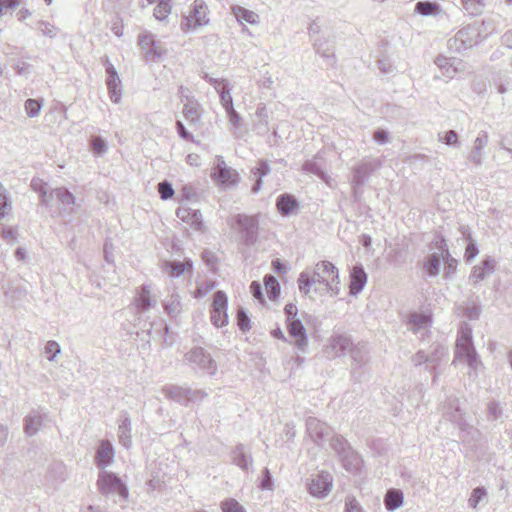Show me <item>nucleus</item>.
<instances>
[{
    "label": "nucleus",
    "mask_w": 512,
    "mask_h": 512,
    "mask_svg": "<svg viewBox=\"0 0 512 512\" xmlns=\"http://www.w3.org/2000/svg\"><path fill=\"white\" fill-rule=\"evenodd\" d=\"M298 287L304 295H309L314 287L315 293L336 296L340 292L338 269L329 261H320L313 270L306 269L300 273Z\"/></svg>",
    "instance_id": "1"
},
{
    "label": "nucleus",
    "mask_w": 512,
    "mask_h": 512,
    "mask_svg": "<svg viewBox=\"0 0 512 512\" xmlns=\"http://www.w3.org/2000/svg\"><path fill=\"white\" fill-rule=\"evenodd\" d=\"M456 361L465 362L471 371L475 373L482 367V362L479 359V356L475 350L472 339V329L471 327L464 323L459 331V336L456 342L455 349V359L453 363Z\"/></svg>",
    "instance_id": "2"
},
{
    "label": "nucleus",
    "mask_w": 512,
    "mask_h": 512,
    "mask_svg": "<svg viewBox=\"0 0 512 512\" xmlns=\"http://www.w3.org/2000/svg\"><path fill=\"white\" fill-rule=\"evenodd\" d=\"M163 395L184 406H188L190 403L202 402L208 393L202 389H192L188 386L180 385H166L162 388Z\"/></svg>",
    "instance_id": "3"
},
{
    "label": "nucleus",
    "mask_w": 512,
    "mask_h": 512,
    "mask_svg": "<svg viewBox=\"0 0 512 512\" xmlns=\"http://www.w3.org/2000/svg\"><path fill=\"white\" fill-rule=\"evenodd\" d=\"M97 486L103 495H117L122 501L128 498L126 484L112 472L101 471L98 475Z\"/></svg>",
    "instance_id": "4"
},
{
    "label": "nucleus",
    "mask_w": 512,
    "mask_h": 512,
    "mask_svg": "<svg viewBox=\"0 0 512 512\" xmlns=\"http://www.w3.org/2000/svg\"><path fill=\"white\" fill-rule=\"evenodd\" d=\"M31 186L35 191H38L40 193L41 202L46 206H50L53 200H57L63 206V210H65L66 207L75 204V196L64 187H58L55 189L47 190L45 188L46 184H38L34 180H32Z\"/></svg>",
    "instance_id": "5"
},
{
    "label": "nucleus",
    "mask_w": 512,
    "mask_h": 512,
    "mask_svg": "<svg viewBox=\"0 0 512 512\" xmlns=\"http://www.w3.org/2000/svg\"><path fill=\"white\" fill-rule=\"evenodd\" d=\"M230 224L238 231L247 246L256 243L258 237V219L256 216L237 214L231 219Z\"/></svg>",
    "instance_id": "6"
},
{
    "label": "nucleus",
    "mask_w": 512,
    "mask_h": 512,
    "mask_svg": "<svg viewBox=\"0 0 512 512\" xmlns=\"http://www.w3.org/2000/svg\"><path fill=\"white\" fill-rule=\"evenodd\" d=\"M208 7L203 0H195L191 5V10L187 16L183 17L181 28L188 32L205 26L209 22Z\"/></svg>",
    "instance_id": "7"
},
{
    "label": "nucleus",
    "mask_w": 512,
    "mask_h": 512,
    "mask_svg": "<svg viewBox=\"0 0 512 512\" xmlns=\"http://www.w3.org/2000/svg\"><path fill=\"white\" fill-rule=\"evenodd\" d=\"M480 33L474 25L461 28L453 38L449 39L448 46L451 50L462 52L472 48L479 42Z\"/></svg>",
    "instance_id": "8"
},
{
    "label": "nucleus",
    "mask_w": 512,
    "mask_h": 512,
    "mask_svg": "<svg viewBox=\"0 0 512 512\" xmlns=\"http://www.w3.org/2000/svg\"><path fill=\"white\" fill-rule=\"evenodd\" d=\"M184 360L193 368L202 370L209 375H214L217 372L216 362L212 359L211 355L201 347H194L189 350L185 354Z\"/></svg>",
    "instance_id": "9"
},
{
    "label": "nucleus",
    "mask_w": 512,
    "mask_h": 512,
    "mask_svg": "<svg viewBox=\"0 0 512 512\" xmlns=\"http://www.w3.org/2000/svg\"><path fill=\"white\" fill-rule=\"evenodd\" d=\"M227 305V295L221 290L215 292L210 317L215 327H224L228 324Z\"/></svg>",
    "instance_id": "10"
},
{
    "label": "nucleus",
    "mask_w": 512,
    "mask_h": 512,
    "mask_svg": "<svg viewBox=\"0 0 512 512\" xmlns=\"http://www.w3.org/2000/svg\"><path fill=\"white\" fill-rule=\"evenodd\" d=\"M211 177L215 182L225 187L234 186L240 180L238 172L228 167L221 156L217 157V164L213 168Z\"/></svg>",
    "instance_id": "11"
},
{
    "label": "nucleus",
    "mask_w": 512,
    "mask_h": 512,
    "mask_svg": "<svg viewBox=\"0 0 512 512\" xmlns=\"http://www.w3.org/2000/svg\"><path fill=\"white\" fill-rule=\"evenodd\" d=\"M333 477L329 472L321 471L311 475L307 484L309 493L316 498L326 497L332 488Z\"/></svg>",
    "instance_id": "12"
},
{
    "label": "nucleus",
    "mask_w": 512,
    "mask_h": 512,
    "mask_svg": "<svg viewBox=\"0 0 512 512\" xmlns=\"http://www.w3.org/2000/svg\"><path fill=\"white\" fill-rule=\"evenodd\" d=\"M382 166V161L378 158L367 157L353 169L352 185L354 188L360 187L365 180L375 170Z\"/></svg>",
    "instance_id": "13"
},
{
    "label": "nucleus",
    "mask_w": 512,
    "mask_h": 512,
    "mask_svg": "<svg viewBox=\"0 0 512 512\" xmlns=\"http://www.w3.org/2000/svg\"><path fill=\"white\" fill-rule=\"evenodd\" d=\"M440 410L444 418L457 424V426L462 430L466 428L467 424L464 419L463 411L460 408L458 398L448 397L441 405Z\"/></svg>",
    "instance_id": "14"
},
{
    "label": "nucleus",
    "mask_w": 512,
    "mask_h": 512,
    "mask_svg": "<svg viewBox=\"0 0 512 512\" xmlns=\"http://www.w3.org/2000/svg\"><path fill=\"white\" fill-rule=\"evenodd\" d=\"M432 347L433 350L428 352V365L426 366V370L434 374L433 384H435L441 374L439 367L442 362L446 361L448 356V349L439 343L433 345Z\"/></svg>",
    "instance_id": "15"
},
{
    "label": "nucleus",
    "mask_w": 512,
    "mask_h": 512,
    "mask_svg": "<svg viewBox=\"0 0 512 512\" xmlns=\"http://www.w3.org/2000/svg\"><path fill=\"white\" fill-rule=\"evenodd\" d=\"M106 85L109 92L110 100L114 103H119L122 98L121 80L115 67L106 59Z\"/></svg>",
    "instance_id": "16"
},
{
    "label": "nucleus",
    "mask_w": 512,
    "mask_h": 512,
    "mask_svg": "<svg viewBox=\"0 0 512 512\" xmlns=\"http://www.w3.org/2000/svg\"><path fill=\"white\" fill-rule=\"evenodd\" d=\"M306 430L309 437L317 444L324 442L331 434V428L315 417L307 418Z\"/></svg>",
    "instance_id": "17"
},
{
    "label": "nucleus",
    "mask_w": 512,
    "mask_h": 512,
    "mask_svg": "<svg viewBox=\"0 0 512 512\" xmlns=\"http://www.w3.org/2000/svg\"><path fill=\"white\" fill-rule=\"evenodd\" d=\"M353 346L352 340L347 335H335L329 340L326 347V354L328 357H338L345 355L351 350Z\"/></svg>",
    "instance_id": "18"
},
{
    "label": "nucleus",
    "mask_w": 512,
    "mask_h": 512,
    "mask_svg": "<svg viewBox=\"0 0 512 512\" xmlns=\"http://www.w3.org/2000/svg\"><path fill=\"white\" fill-rule=\"evenodd\" d=\"M290 337L295 339L296 348L304 352L308 345L306 329L299 319H293L286 322Z\"/></svg>",
    "instance_id": "19"
},
{
    "label": "nucleus",
    "mask_w": 512,
    "mask_h": 512,
    "mask_svg": "<svg viewBox=\"0 0 512 512\" xmlns=\"http://www.w3.org/2000/svg\"><path fill=\"white\" fill-rule=\"evenodd\" d=\"M230 456L232 463L243 471H247L253 466L254 461L250 449L244 444L236 445L232 449Z\"/></svg>",
    "instance_id": "20"
},
{
    "label": "nucleus",
    "mask_w": 512,
    "mask_h": 512,
    "mask_svg": "<svg viewBox=\"0 0 512 512\" xmlns=\"http://www.w3.org/2000/svg\"><path fill=\"white\" fill-rule=\"evenodd\" d=\"M407 324L409 330L415 334H419L421 338H424L429 332L431 319L426 314L414 312L410 314Z\"/></svg>",
    "instance_id": "21"
},
{
    "label": "nucleus",
    "mask_w": 512,
    "mask_h": 512,
    "mask_svg": "<svg viewBox=\"0 0 512 512\" xmlns=\"http://www.w3.org/2000/svg\"><path fill=\"white\" fill-rule=\"evenodd\" d=\"M489 141L488 133L481 131L473 142L471 151L469 152L467 159L474 165H481L484 159V148L487 146Z\"/></svg>",
    "instance_id": "22"
},
{
    "label": "nucleus",
    "mask_w": 512,
    "mask_h": 512,
    "mask_svg": "<svg viewBox=\"0 0 512 512\" xmlns=\"http://www.w3.org/2000/svg\"><path fill=\"white\" fill-rule=\"evenodd\" d=\"M114 456L115 451L111 442L109 440H101L95 456L97 467L104 471L113 462Z\"/></svg>",
    "instance_id": "23"
},
{
    "label": "nucleus",
    "mask_w": 512,
    "mask_h": 512,
    "mask_svg": "<svg viewBox=\"0 0 512 512\" xmlns=\"http://www.w3.org/2000/svg\"><path fill=\"white\" fill-rule=\"evenodd\" d=\"M48 419L45 413L40 410L31 411L24 419V432L27 436L37 434Z\"/></svg>",
    "instance_id": "24"
},
{
    "label": "nucleus",
    "mask_w": 512,
    "mask_h": 512,
    "mask_svg": "<svg viewBox=\"0 0 512 512\" xmlns=\"http://www.w3.org/2000/svg\"><path fill=\"white\" fill-rule=\"evenodd\" d=\"M435 64L441 71V77L450 80L453 79L460 70L459 65L461 62L456 58H447L440 55L435 59ZM435 78H440V76L436 75Z\"/></svg>",
    "instance_id": "25"
},
{
    "label": "nucleus",
    "mask_w": 512,
    "mask_h": 512,
    "mask_svg": "<svg viewBox=\"0 0 512 512\" xmlns=\"http://www.w3.org/2000/svg\"><path fill=\"white\" fill-rule=\"evenodd\" d=\"M496 261L487 256L480 265H476L472 269V273L469 279L477 284L478 282L484 280L487 276L491 275L495 271Z\"/></svg>",
    "instance_id": "26"
},
{
    "label": "nucleus",
    "mask_w": 512,
    "mask_h": 512,
    "mask_svg": "<svg viewBox=\"0 0 512 512\" xmlns=\"http://www.w3.org/2000/svg\"><path fill=\"white\" fill-rule=\"evenodd\" d=\"M176 216L196 230H201L203 227L202 214L197 209H191L189 207L180 206L176 210Z\"/></svg>",
    "instance_id": "27"
},
{
    "label": "nucleus",
    "mask_w": 512,
    "mask_h": 512,
    "mask_svg": "<svg viewBox=\"0 0 512 512\" xmlns=\"http://www.w3.org/2000/svg\"><path fill=\"white\" fill-rule=\"evenodd\" d=\"M182 113L189 125H196L202 116V108L197 100L187 97Z\"/></svg>",
    "instance_id": "28"
},
{
    "label": "nucleus",
    "mask_w": 512,
    "mask_h": 512,
    "mask_svg": "<svg viewBox=\"0 0 512 512\" xmlns=\"http://www.w3.org/2000/svg\"><path fill=\"white\" fill-rule=\"evenodd\" d=\"M343 468L353 474L360 471L362 466V459L360 455L352 448L339 457Z\"/></svg>",
    "instance_id": "29"
},
{
    "label": "nucleus",
    "mask_w": 512,
    "mask_h": 512,
    "mask_svg": "<svg viewBox=\"0 0 512 512\" xmlns=\"http://www.w3.org/2000/svg\"><path fill=\"white\" fill-rule=\"evenodd\" d=\"M118 439L119 443L125 448H130L132 445L131 436V421L127 414L121 416L118 425Z\"/></svg>",
    "instance_id": "30"
},
{
    "label": "nucleus",
    "mask_w": 512,
    "mask_h": 512,
    "mask_svg": "<svg viewBox=\"0 0 512 512\" xmlns=\"http://www.w3.org/2000/svg\"><path fill=\"white\" fill-rule=\"evenodd\" d=\"M155 303L156 301L151 299V292L149 287L142 286L138 296L135 298L136 312L138 314H142L148 311L153 305H155Z\"/></svg>",
    "instance_id": "31"
},
{
    "label": "nucleus",
    "mask_w": 512,
    "mask_h": 512,
    "mask_svg": "<svg viewBox=\"0 0 512 512\" xmlns=\"http://www.w3.org/2000/svg\"><path fill=\"white\" fill-rule=\"evenodd\" d=\"M350 293L357 295L367 282V275L362 267H354L351 272Z\"/></svg>",
    "instance_id": "32"
},
{
    "label": "nucleus",
    "mask_w": 512,
    "mask_h": 512,
    "mask_svg": "<svg viewBox=\"0 0 512 512\" xmlns=\"http://www.w3.org/2000/svg\"><path fill=\"white\" fill-rule=\"evenodd\" d=\"M276 206L281 215L288 216L298 207V201L290 194H281L277 198Z\"/></svg>",
    "instance_id": "33"
},
{
    "label": "nucleus",
    "mask_w": 512,
    "mask_h": 512,
    "mask_svg": "<svg viewBox=\"0 0 512 512\" xmlns=\"http://www.w3.org/2000/svg\"><path fill=\"white\" fill-rule=\"evenodd\" d=\"M193 268V263L190 259H185L183 262L167 261L164 264V269L173 277H179L184 272H189Z\"/></svg>",
    "instance_id": "34"
},
{
    "label": "nucleus",
    "mask_w": 512,
    "mask_h": 512,
    "mask_svg": "<svg viewBox=\"0 0 512 512\" xmlns=\"http://www.w3.org/2000/svg\"><path fill=\"white\" fill-rule=\"evenodd\" d=\"M254 128L259 134L268 132L269 114L264 104H259L255 112Z\"/></svg>",
    "instance_id": "35"
},
{
    "label": "nucleus",
    "mask_w": 512,
    "mask_h": 512,
    "mask_svg": "<svg viewBox=\"0 0 512 512\" xmlns=\"http://www.w3.org/2000/svg\"><path fill=\"white\" fill-rule=\"evenodd\" d=\"M303 170L307 173L318 176L325 183H329L330 176L326 173L324 165L317 159H311L305 161L303 164Z\"/></svg>",
    "instance_id": "36"
},
{
    "label": "nucleus",
    "mask_w": 512,
    "mask_h": 512,
    "mask_svg": "<svg viewBox=\"0 0 512 512\" xmlns=\"http://www.w3.org/2000/svg\"><path fill=\"white\" fill-rule=\"evenodd\" d=\"M163 306L169 316L176 317L182 311L181 297L173 292L164 300Z\"/></svg>",
    "instance_id": "37"
},
{
    "label": "nucleus",
    "mask_w": 512,
    "mask_h": 512,
    "mask_svg": "<svg viewBox=\"0 0 512 512\" xmlns=\"http://www.w3.org/2000/svg\"><path fill=\"white\" fill-rule=\"evenodd\" d=\"M270 171V165L265 160H261L258 164V167L251 169V173L256 177L255 184L252 187V192L257 193L258 191H260L262 185V178L268 175Z\"/></svg>",
    "instance_id": "38"
},
{
    "label": "nucleus",
    "mask_w": 512,
    "mask_h": 512,
    "mask_svg": "<svg viewBox=\"0 0 512 512\" xmlns=\"http://www.w3.org/2000/svg\"><path fill=\"white\" fill-rule=\"evenodd\" d=\"M415 12L422 16H437L442 12V9L435 2L419 1L415 5Z\"/></svg>",
    "instance_id": "39"
},
{
    "label": "nucleus",
    "mask_w": 512,
    "mask_h": 512,
    "mask_svg": "<svg viewBox=\"0 0 512 512\" xmlns=\"http://www.w3.org/2000/svg\"><path fill=\"white\" fill-rule=\"evenodd\" d=\"M384 503L388 511L396 510L403 504V493L400 490H389L385 496Z\"/></svg>",
    "instance_id": "40"
},
{
    "label": "nucleus",
    "mask_w": 512,
    "mask_h": 512,
    "mask_svg": "<svg viewBox=\"0 0 512 512\" xmlns=\"http://www.w3.org/2000/svg\"><path fill=\"white\" fill-rule=\"evenodd\" d=\"M440 266V256L437 253L429 255L423 263L425 272L431 277H435L439 274Z\"/></svg>",
    "instance_id": "41"
},
{
    "label": "nucleus",
    "mask_w": 512,
    "mask_h": 512,
    "mask_svg": "<svg viewBox=\"0 0 512 512\" xmlns=\"http://www.w3.org/2000/svg\"><path fill=\"white\" fill-rule=\"evenodd\" d=\"M233 14L238 21H245L249 24H256L259 20L258 14L241 6L233 8Z\"/></svg>",
    "instance_id": "42"
},
{
    "label": "nucleus",
    "mask_w": 512,
    "mask_h": 512,
    "mask_svg": "<svg viewBox=\"0 0 512 512\" xmlns=\"http://www.w3.org/2000/svg\"><path fill=\"white\" fill-rule=\"evenodd\" d=\"M461 3L465 11L473 16L480 15L486 6L485 0H461Z\"/></svg>",
    "instance_id": "43"
},
{
    "label": "nucleus",
    "mask_w": 512,
    "mask_h": 512,
    "mask_svg": "<svg viewBox=\"0 0 512 512\" xmlns=\"http://www.w3.org/2000/svg\"><path fill=\"white\" fill-rule=\"evenodd\" d=\"M12 210L11 200L5 187L0 183V221Z\"/></svg>",
    "instance_id": "44"
},
{
    "label": "nucleus",
    "mask_w": 512,
    "mask_h": 512,
    "mask_svg": "<svg viewBox=\"0 0 512 512\" xmlns=\"http://www.w3.org/2000/svg\"><path fill=\"white\" fill-rule=\"evenodd\" d=\"M331 447L337 453L338 457L351 449V446L347 440L340 435H335L332 437Z\"/></svg>",
    "instance_id": "45"
},
{
    "label": "nucleus",
    "mask_w": 512,
    "mask_h": 512,
    "mask_svg": "<svg viewBox=\"0 0 512 512\" xmlns=\"http://www.w3.org/2000/svg\"><path fill=\"white\" fill-rule=\"evenodd\" d=\"M265 290L271 300H274L279 294V283L276 278L272 275H266L264 277Z\"/></svg>",
    "instance_id": "46"
},
{
    "label": "nucleus",
    "mask_w": 512,
    "mask_h": 512,
    "mask_svg": "<svg viewBox=\"0 0 512 512\" xmlns=\"http://www.w3.org/2000/svg\"><path fill=\"white\" fill-rule=\"evenodd\" d=\"M42 100L29 98L24 103V109L28 117H37L42 109Z\"/></svg>",
    "instance_id": "47"
},
{
    "label": "nucleus",
    "mask_w": 512,
    "mask_h": 512,
    "mask_svg": "<svg viewBox=\"0 0 512 512\" xmlns=\"http://www.w3.org/2000/svg\"><path fill=\"white\" fill-rule=\"evenodd\" d=\"M143 52L147 61L156 62L162 57L165 50L160 46L159 42L156 41L153 46L147 47Z\"/></svg>",
    "instance_id": "48"
},
{
    "label": "nucleus",
    "mask_w": 512,
    "mask_h": 512,
    "mask_svg": "<svg viewBox=\"0 0 512 512\" xmlns=\"http://www.w3.org/2000/svg\"><path fill=\"white\" fill-rule=\"evenodd\" d=\"M171 13V4L170 0H160L157 6L154 8V17L159 20H165L168 15Z\"/></svg>",
    "instance_id": "49"
},
{
    "label": "nucleus",
    "mask_w": 512,
    "mask_h": 512,
    "mask_svg": "<svg viewBox=\"0 0 512 512\" xmlns=\"http://www.w3.org/2000/svg\"><path fill=\"white\" fill-rule=\"evenodd\" d=\"M221 510L222 512H247L246 509L233 498L222 501Z\"/></svg>",
    "instance_id": "50"
},
{
    "label": "nucleus",
    "mask_w": 512,
    "mask_h": 512,
    "mask_svg": "<svg viewBox=\"0 0 512 512\" xmlns=\"http://www.w3.org/2000/svg\"><path fill=\"white\" fill-rule=\"evenodd\" d=\"M36 29L43 35L49 38L56 37L58 28L47 21H38Z\"/></svg>",
    "instance_id": "51"
},
{
    "label": "nucleus",
    "mask_w": 512,
    "mask_h": 512,
    "mask_svg": "<svg viewBox=\"0 0 512 512\" xmlns=\"http://www.w3.org/2000/svg\"><path fill=\"white\" fill-rule=\"evenodd\" d=\"M217 92L220 96V102H221L223 108L225 106L233 103V99H232V96L230 93V88L228 87L227 81H222V87Z\"/></svg>",
    "instance_id": "52"
},
{
    "label": "nucleus",
    "mask_w": 512,
    "mask_h": 512,
    "mask_svg": "<svg viewBox=\"0 0 512 512\" xmlns=\"http://www.w3.org/2000/svg\"><path fill=\"white\" fill-rule=\"evenodd\" d=\"M487 494L486 489L484 487H477L472 491V494L468 500V504L472 508H476L479 502L485 497Z\"/></svg>",
    "instance_id": "53"
},
{
    "label": "nucleus",
    "mask_w": 512,
    "mask_h": 512,
    "mask_svg": "<svg viewBox=\"0 0 512 512\" xmlns=\"http://www.w3.org/2000/svg\"><path fill=\"white\" fill-rule=\"evenodd\" d=\"M91 147L95 154L102 155L107 150L106 141L100 136H94L91 139Z\"/></svg>",
    "instance_id": "54"
},
{
    "label": "nucleus",
    "mask_w": 512,
    "mask_h": 512,
    "mask_svg": "<svg viewBox=\"0 0 512 512\" xmlns=\"http://www.w3.org/2000/svg\"><path fill=\"white\" fill-rule=\"evenodd\" d=\"M3 293L11 300H17L23 295V291L14 287L12 283H7L2 286Z\"/></svg>",
    "instance_id": "55"
},
{
    "label": "nucleus",
    "mask_w": 512,
    "mask_h": 512,
    "mask_svg": "<svg viewBox=\"0 0 512 512\" xmlns=\"http://www.w3.org/2000/svg\"><path fill=\"white\" fill-rule=\"evenodd\" d=\"M44 349L49 361H53L55 357L61 352L60 345L53 340L48 341Z\"/></svg>",
    "instance_id": "56"
},
{
    "label": "nucleus",
    "mask_w": 512,
    "mask_h": 512,
    "mask_svg": "<svg viewBox=\"0 0 512 512\" xmlns=\"http://www.w3.org/2000/svg\"><path fill=\"white\" fill-rule=\"evenodd\" d=\"M237 325L242 331H247L250 328V318L243 308H239L237 311Z\"/></svg>",
    "instance_id": "57"
},
{
    "label": "nucleus",
    "mask_w": 512,
    "mask_h": 512,
    "mask_svg": "<svg viewBox=\"0 0 512 512\" xmlns=\"http://www.w3.org/2000/svg\"><path fill=\"white\" fill-rule=\"evenodd\" d=\"M19 4V0H0V17L11 14V11Z\"/></svg>",
    "instance_id": "58"
},
{
    "label": "nucleus",
    "mask_w": 512,
    "mask_h": 512,
    "mask_svg": "<svg viewBox=\"0 0 512 512\" xmlns=\"http://www.w3.org/2000/svg\"><path fill=\"white\" fill-rule=\"evenodd\" d=\"M274 486L271 472L268 468L262 471V478L259 484V488L262 490H272Z\"/></svg>",
    "instance_id": "59"
},
{
    "label": "nucleus",
    "mask_w": 512,
    "mask_h": 512,
    "mask_svg": "<svg viewBox=\"0 0 512 512\" xmlns=\"http://www.w3.org/2000/svg\"><path fill=\"white\" fill-rule=\"evenodd\" d=\"M158 192L161 199L168 200L173 196L174 189L169 182L163 181L158 184Z\"/></svg>",
    "instance_id": "60"
},
{
    "label": "nucleus",
    "mask_w": 512,
    "mask_h": 512,
    "mask_svg": "<svg viewBox=\"0 0 512 512\" xmlns=\"http://www.w3.org/2000/svg\"><path fill=\"white\" fill-rule=\"evenodd\" d=\"M138 40L142 50H145L149 46H153L156 42L154 35L147 31L141 33L138 37Z\"/></svg>",
    "instance_id": "61"
},
{
    "label": "nucleus",
    "mask_w": 512,
    "mask_h": 512,
    "mask_svg": "<svg viewBox=\"0 0 512 512\" xmlns=\"http://www.w3.org/2000/svg\"><path fill=\"white\" fill-rule=\"evenodd\" d=\"M1 236L11 245L17 242V231L12 227H3L1 229Z\"/></svg>",
    "instance_id": "62"
},
{
    "label": "nucleus",
    "mask_w": 512,
    "mask_h": 512,
    "mask_svg": "<svg viewBox=\"0 0 512 512\" xmlns=\"http://www.w3.org/2000/svg\"><path fill=\"white\" fill-rule=\"evenodd\" d=\"M250 291L255 299L259 300L261 303L264 302V294L259 282L253 281L250 285Z\"/></svg>",
    "instance_id": "63"
},
{
    "label": "nucleus",
    "mask_w": 512,
    "mask_h": 512,
    "mask_svg": "<svg viewBox=\"0 0 512 512\" xmlns=\"http://www.w3.org/2000/svg\"><path fill=\"white\" fill-rule=\"evenodd\" d=\"M345 512H362V509L354 497H347L345 503Z\"/></svg>",
    "instance_id": "64"
}]
</instances>
